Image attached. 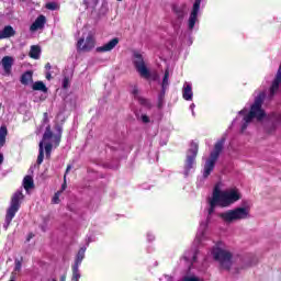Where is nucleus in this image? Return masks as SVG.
<instances>
[{
    "mask_svg": "<svg viewBox=\"0 0 281 281\" xmlns=\"http://www.w3.org/2000/svg\"><path fill=\"white\" fill-rule=\"evenodd\" d=\"M243 199V194L236 188L227 189L222 191L221 184H216L213 190L212 198L209 200V209H207V217L206 221L200 223V227L198 229L195 236V243H201V240H205V232H207V225H210L211 216L214 214L216 206L220 207H229L240 201Z\"/></svg>",
    "mask_w": 281,
    "mask_h": 281,
    "instance_id": "obj_1",
    "label": "nucleus"
},
{
    "mask_svg": "<svg viewBox=\"0 0 281 281\" xmlns=\"http://www.w3.org/2000/svg\"><path fill=\"white\" fill-rule=\"evenodd\" d=\"M265 98H267L266 92H259V94L255 98V102L250 106V111L247 109H243L239 111V115H244L241 121V133L247 131L249 124L257 120V122H262L265 117H267V113L262 110V102H265Z\"/></svg>",
    "mask_w": 281,
    "mask_h": 281,
    "instance_id": "obj_2",
    "label": "nucleus"
},
{
    "mask_svg": "<svg viewBox=\"0 0 281 281\" xmlns=\"http://www.w3.org/2000/svg\"><path fill=\"white\" fill-rule=\"evenodd\" d=\"M217 216L227 224L247 221V218H251V205L244 201L241 206L218 213Z\"/></svg>",
    "mask_w": 281,
    "mask_h": 281,
    "instance_id": "obj_3",
    "label": "nucleus"
},
{
    "mask_svg": "<svg viewBox=\"0 0 281 281\" xmlns=\"http://www.w3.org/2000/svg\"><path fill=\"white\" fill-rule=\"evenodd\" d=\"M223 146H225V138H221L214 146V150L211 153L210 158L206 159L203 169V178L207 179L210 175L214 171V166H216V161L221 153L223 151Z\"/></svg>",
    "mask_w": 281,
    "mask_h": 281,
    "instance_id": "obj_4",
    "label": "nucleus"
},
{
    "mask_svg": "<svg viewBox=\"0 0 281 281\" xmlns=\"http://www.w3.org/2000/svg\"><path fill=\"white\" fill-rule=\"evenodd\" d=\"M212 256L216 262H218L221 269L224 271H229L234 265V256L227 249H222L218 247L213 248Z\"/></svg>",
    "mask_w": 281,
    "mask_h": 281,
    "instance_id": "obj_5",
    "label": "nucleus"
},
{
    "mask_svg": "<svg viewBox=\"0 0 281 281\" xmlns=\"http://www.w3.org/2000/svg\"><path fill=\"white\" fill-rule=\"evenodd\" d=\"M23 199H24V195L22 191H16L13 194L11 199V204L7 211L4 229H8V227H10V224L12 223V218L16 216V212H19V209L21 207V202L23 201Z\"/></svg>",
    "mask_w": 281,
    "mask_h": 281,
    "instance_id": "obj_6",
    "label": "nucleus"
},
{
    "mask_svg": "<svg viewBox=\"0 0 281 281\" xmlns=\"http://www.w3.org/2000/svg\"><path fill=\"white\" fill-rule=\"evenodd\" d=\"M95 47V37H93V33L89 32L87 34H82V37L77 42L78 52H91Z\"/></svg>",
    "mask_w": 281,
    "mask_h": 281,
    "instance_id": "obj_7",
    "label": "nucleus"
},
{
    "mask_svg": "<svg viewBox=\"0 0 281 281\" xmlns=\"http://www.w3.org/2000/svg\"><path fill=\"white\" fill-rule=\"evenodd\" d=\"M199 154V145L196 143H192L191 147L189 148L187 153V161L184 165V175L188 177L190 175V170L194 168L196 155Z\"/></svg>",
    "mask_w": 281,
    "mask_h": 281,
    "instance_id": "obj_8",
    "label": "nucleus"
},
{
    "mask_svg": "<svg viewBox=\"0 0 281 281\" xmlns=\"http://www.w3.org/2000/svg\"><path fill=\"white\" fill-rule=\"evenodd\" d=\"M134 67L138 71L142 78H150V70L146 67V63L144 61V57L139 53H134Z\"/></svg>",
    "mask_w": 281,
    "mask_h": 281,
    "instance_id": "obj_9",
    "label": "nucleus"
},
{
    "mask_svg": "<svg viewBox=\"0 0 281 281\" xmlns=\"http://www.w3.org/2000/svg\"><path fill=\"white\" fill-rule=\"evenodd\" d=\"M199 10H201V0H195V2L193 4V9H192L189 20H188L189 32H192V30H194V26L196 25V23H199Z\"/></svg>",
    "mask_w": 281,
    "mask_h": 281,
    "instance_id": "obj_10",
    "label": "nucleus"
},
{
    "mask_svg": "<svg viewBox=\"0 0 281 281\" xmlns=\"http://www.w3.org/2000/svg\"><path fill=\"white\" fill-rule=\"evenodd\" d=\"M53 136L54 134L52 133V127L48 125L43 135V139L40 142V145H38L40 148H38V156H37V166H41V164H43V159H45V151L43 148L45 142H47V139H52Z\"/></svg>",
    "mask_w": 281,
    "mask_h": 281,
    "instance_id": "obj_11",
    "label": "nucleus"
},
{
    "mask_svg": "<svg viewBox=\"0 0 281 281\" xmlns=\"http://www.w3.org/2000/svg\"><path fill=\"white\" fill-rule=\"evenodd\" d=\"M119 43H120V38L114 37L103 46L97 47V52L99 53L113 52V49L117 47Z\"/></svg>",
    "mask_w": 281,
    "mask_h": 281,
    "instance_id": "obj_12",
    "label": "nucleus"
},
{
    "mask_svg": "<svg viewBox=\"0 0 281 281\" xmlns=\"http://www.w3.org/2000/svg\"><path fill=\"white\" fill-rule=\"evenodd\" d=\"M45 23H47V18H45V15L37 16L34 23L30 26V32H38V30H43Z\"/></svg>",
    "mask_w": 281,
    "mask_h": 281,
    "instance_id": "obj_13",
    "label": "nucleus"
},
{
    "mask_svg": "<svg viewBox=\"0 0 281 281\" xmlns=\"http://www.w3.org/2000/svg\"><path fill=\"white\" fill-rule=\"evenodd\" d=\"M132 94L136 100H138L139 104H142L143 106H147V109H150L153 106V104H150V101L139 95V89L137 88V86L133 87Z\"/></svg>",
    "mask_w": 281,
    "mask_h": 281,
    "instance_id": "obj_14",
    "label": "nucleus"
},
{
    "mask_svg": "<svg viewBox=\"0 0 281 281\" xmlns=\"http://www.w3.org/2000/svg\"><path fill=\"white\" fill-rule=\"evenodd\" d=\"M1 65L7 76H10V74H12V65H14V58L11 56H4L1 60Z\"/></svg>",
    "mask_w": 281,
    "mask_h": 281,
    "instance_id": "obj_15",
    "label": "nucleus"
},
{
    "mask_svg": "<svg viewBox=\"0 0 281 281\" xmlns=\"http://www.w3.org/2000/svg\"><path fill=\"white\" fill-rule=\"evenodd\" d=\"M196 256H199V249H196V248L184 252L183 260H184V262L188 263L189 269H190V266L192 265V262H194L196 260Z\"/></svg>",
    "mask_w": 281,
    "mask_h": 281,
    "instance_id": "obj_16",
    "label": "nucleus"
},
{
    "mask_svg": "<svg viewBox=\"0 0 281 281\" xmlns=\"http://www.w3.org/2000/svg\"><path fill=\"white\" fill-rule=\"evenodd\" d=\"M194 95V92H192V83L184 82L182 88V98L187 101H192V98Z\"/></svg>",
    "mask_w": 281,
    "mask_h": 281,
    "instance_id": "obj_17",
    "label": "nucleus"
},
{
    "mask_svg": "<svg viewBox=\"0 0 281 281\" xmlns=\"http://www.w3.org/2000/svg\"><path fill=\"white\" fill-rule=\"evenodd\" d=\"M173 12L179 19H183L188 14V7L186 4L173 5Z\"/></svg>",
    "mask_w": 281,
    "mask_h": 281,
    "instance_id": "obj_18",
    "label": "nucleus"
},
{
    "mask_svg": "<svg viewBox=\"0 0 281 281\" xmlns=\"http://www.w3.org/2000/svg\"><path fill=\"white\" fill-rule=\"evenodd\" d=\"M1 32H2V38H12V36L16 34V31H14V27L10 25L4 26V29Z\"/></svg>",
    "mask_w": 281,
    "mask_h": 281,
    "instance_id": "obj_19",
    "label": "nucleus"
},
{
    "mask_svg": "<svg viewBox=\"0 0 281 281\" xmlns=\"http://www.w3.org/2000/svg\"><path fill=\"white\" fill-rule=\"evenodd\" d=\"M29 55L34 60H38V58H41V46H36V45L31 46V50Z\"/></svg>",
    "mask_w": 281,
    "mask_h": 281,
    "instance_id": "obj_20",
    "label": "nucleus"
},
{
    "mask_svg": "<svg viewBox=\"0 0 281 281\" xmlns=\"http://www.w3.org/2000/svg\"><path fill=\"white\" fill-rule=\"evenodd\" d=\"M33 91H42L43 93H47V86L43 81H36L32 86Z\"/></svg>",
    "mask_w": 281,
    "mask_h": 281,
    "instance_id": "obj_21",
    "label": "nucleus"
},
{
    "mask_svg": "<svg viewBox=\"0 0 281 281\" xmlns=\"http://www.w3.org/2000/svg\"><path fill=\"white\" fill-rule=\"evenodd\" d=\"M87 251V248L82 247L79 249L78 254H77V258L75 261V266L80 267V265L82 263V260H85V252Z\"/></svg>",
    "mask_w": 281,
    "mask_h": 281,
    "instance_id": "obj_22",
    "label": "nucleus"
},
{
    "mask_svg": "<svg viewBox=\"0 0 281 281\" xmlns=\"http://www.w3.org/2000/svg\"><path fill=\"white\" fill-rule=\"evenodd\" d=\"M23 186H24V190H32V188H34V179L31 176H26L23 179Z\"/></svg>",
    "mask_w": 281,
    "mask_h": 281,
    "instance_id": "obj_23",
    "label": "nucleus"
},
{
    "mask_svg": "<svg viewBox=\"0 0 281 281\" xmlns=\"http://www.w3.org/2000/svg\"><path fill=\"white\" fill-rule=\"evenodd\" d=\"M281 127V114H273L272 115V128L276 131L277 128Z\"/></svg>",
    "mask_w": 281,
    "mask_h": 281,
    "instance_id": "obj_24",
    "label": "nucleus"
},
{
    "mask_svg": "<svg viewBox=\"0 0 281 281\" xmlns=\"http://www.w3.org/2000/svg\"><path fill=\"white\" fill-rule=\"evenodd\" d=\"M5 137H8V127H0V146H5Z\"/></svg>",
    "mask_w": 281,
    "mask_h": 281,
    "instance_id": "obj_25",
    "label": "nucleus"
},
{
    "mask_svg": "<svg viewBox=\"0 0 281 281\" xmlns=\"http://www.w3.org/2000/svg\"><path fill=\"white\" fill-rule=\"evenodd\" d=\"M20 82L22 85H30L32 82V71H26L22 75Z\"/></svg>",
    "mask_w": 281,
    "mask_h": 281,
    "instance_id": "obj_26",
    "label": "nucleus"
},
{
    "mask_svg": "<svg viewBox=\"0 0 281 281\" xmlns=\"http://www.w3.org/2000/svg\"><path fill=\"white\" fill-rule=\"evenodd\" d=\"M170 79V71L167 69L165 71L164 78H162V83H161V88L164 89V91H166V89H168L170 82L168 81Z\"/></svg>",
    "mask_w": 281,
    "mask_h": 281,
    "instance_id": "obj_27",
    "label": "nucleus"
},
{
    "mask_svg": "<svg viewBox=\"0 0 281 281\" xmlns=\"http://www.w3.org/2000/svg\"><path fill=\"white\" fill-rule=\"evenodd\" d=\"M80 266H72V279L80 280Z\"/></svg>",
    "mask_w": 281,
    "mask_h": 281,
    "instance_id": "obj_28",
    "label": "nucleus"
},
{
    "mask_svg": "<svg viewBox=\"0 0 281 281\" xmlns=\"http://www.w3.org/2000/svg\"><path fill=\"white\" fill-rule=\"evenodd\" d=\"M43 148L45 150L47 159H49V157H52V148H53L52 143H46Z\"/></svg>",
    "mask_w": 281,
    "mask_h": 281,
    "instance_id": "obj_29",
    "label": "nucleus"
},
{
    "mask_svg": "<svg viewBox=\"0 0 281 281\" xmlns=\"http://www.w3.org/2000/svg\"><path fill=\"white\" fill-rule=\"evenodd\" d=\"M60 194H63V191H57L55 195L53 196V203L58 204L60 203Z\"/></svg>",
    "mask_w": 281,
    "mask_h": 281,
    "instance_id": "obj_30",
    "label": "nucleus"
},
{
    "mask_svg": "<svg viewBox=\"0 0 281 281\" xmlns=\"http://www.w3.org/2000/svg\"><path fill=\"white\" fill-rule=\"evenodd\" d=\"M140 120L144 124H148L150 122V117H148L146 114H142Z\"/></svg>",
    "mask_w": 281,
    "mask_h": 281,
    "instance_id": "obj_31",
    "label": "nucleus"
},
{
    "mask_svg": "<svg viewBox=\"0 0 281 281\" xmlns=\"http://www.w3.org/2000/svg\"><path fill=\"white\" fill-rule=\"evenodd\" d=\"M67 190V175L64 176V183L61 184L60 192H65Z\"/></svg>",
    "mask_w": 281,
    "mask_h": 281,
    "instance_id": "obj_32",
    "label": "nucleus"
},
{
    "mask_svg": "<svg viewBox=\"0 0 281 281\" xmlns=\"http://www.w3.org/2000/svg\"><path fill=\"white\" fill-rule=\"evenodd\" d=\"M46 8H47V10H56V3H54V2H48V3L46 4Z\"/></svg>",
    "mask_w": 281,
    "mask_h": 281,
    "instance_id": "obj_33",
    "label": "nucleus"
},
{
    "mask_svg": "<svg viewBox=\"0 0 281 281\" xmlns=\"http://www.w3.org/2000/svg\"><path fill=\"white\" fill-rule=\"evenodd\" d=\"M248 267H251V262L246 261V262L239 268V270L243 271V269H248Z\"/></svg>",
    "mask_w": 281,
    "mask_h": 281,
    "instance_id": "obj_34",
    "label": "nucleus"
},
{
    "mask_svg": "<svg viewBox=\"0 0 281 281\" xmlns=\"http://www.w3.org/2000/svg\"><path fill=\"white\" fill-rule=\"evenodd\" d=\"M63 87H64V89H67L69 87V79L68 78H65L63 80Z\"/></svg>",
    "mask_w": 281,
    "mask_h": 281,
    "instance_id": "obj_35",
    "label": "nucleus"
},
{
    "mask_svg": "<svg viewBox=\"0 0 281 281\" xmlns=\"http://www.w3.org/2000/svg\"><path fill=\"white\" fill-rule=\"evenodd\" d=\"M166 95V90H164V88H162V90H161V92H160V94H159V102H161V100H164V97Z\"/></svg>",
    "mask_w": 281,
    "mask_h": 281,
    "instance_id": "obj_36",
    "label": "nucleus"
},
{
    "mask_svg": "<svg viewBox=\"0 0 281 281\" xmlns=\"http://www.w3.org/2000/svg\"><path fill=\"white\" fill-rule=\"evenodd\" d=\"M43 122L44 124H47V122H49V115L47 114V112L44 113Z\"/></svg>",
    "mask_w": 281,
    "mask_h": 281,
    "instance_id": "obj_37",
    "label": "nucleus"
},
{
    "mask_svg": "<svg viewBox=\"0 0 281 281\" xmlns=\"http://www.w3.org/2000/svg\"><path fill=\"white\" fill-rule=\"evenodd\" d=\"M21 269V261H15V271Z\"/></svg>",
    "mask_w": 281,
    "mask_h": 281,
    "instance_id": "obj_38",
    "label": "nucleus"
},
{
    "mask_svg": "<svg viewBox=\"0 0 281 281\" xmlns=\"http://www.w3.org/2000/svg\"><path fill=\"white\" fill-rule=\"evenodd\" d=\"M67 280V274H63L60 277V281H66ZM52 281H57L56 279H53Z\"/></svg>",
    "mask_w": 281,
    "mask_h": 281,
    "instance_id": "obj_39",
    "label": "nucleus"
},
{
    "mask_svg": "<svg viewBox=\"0 0 281 281\" xmlns=\"http://www.w3.org/2000/svg\"><path fill=\"white\" fill-rule=\"evenodd\" d=\"M164 278L166 281H173L172 277H170L168 274H165Z\"/></svg>",
    "mask_w": 281,
    "mask_h": 281,
    "instance_id": "obj_40",
    "label": "nucleus"
},
{
    "mask_svg": "<svg viewBox=\"0 0 281 281\" xmlns=\"http://www.w3.org/2000/svg\"><path fill=\"white\" fill-rule=\"evenodd\" d=\"M147 238H148V240H155V235L148 234V235H147Z\"/></svg>",
    "mask_w": 281,
    "mask_h": 281,
    "instance_id": "obj_41",
    "label": "nucleus"
},
{
    "mask_svg": "<svg viewBox=\"0 0 281 281\" xmlns=\"http://www.w3.org/2000/svg\"><path fill=\"white\" fill-rule=\"evenodd\" d=\"M46 80H52V72H46Z\"/></svg>",
    "mask_w": 281,
    "mask_h": 281,
    "instance_id": "obj_42",
    "label": "nucleus"
},
{
    "mask_svg": "<svg viewBox=\"0 0 281 281\" xmlns=\"http://www.w3.org/2000/svg\"><path fill=\"white\" fill-rule=\"evenodd\" d=\"M45 69H47V70L52 69V64L47 63V64L45 65Z\"/></svg>",
    "mask_w": 281,
    "mask_h": 281,
    "instance_id": "obj_43",
    "label": "nucleus"
},
{
    "mask_svg": "<svg viewBox=\"0 0 281 281\" xmlns=\"http://www.w3.org/2000/svg\"><path fill=\"white\" fill-rule=\"evenodd\" d=\"M194 106H196V105H194V103H192V104L190 105V109H191V111H192V115H194Z\"/></svg>",
    "mask_w": 281,
    "mask_h": 281,
    "instance_id": "obj_44",
    "label": "nucleus"
},
{
    "mask_svg": "<svg viewBox=\"0 0 281 281\" xmlns=\"http://www.w3.org/2000/svg\"><path fill=\"white\" fill-rule=\"evenodd\" d=\"M69 170H71V165H68V166H67V169H66V173H65V175H69Z\"/></svg>",
    "mask_w": 281,
    "mask_h": 281,
    "instance_id": "obj_45",
    "label": "nucleus"
},
{
    "mask_svg": "<svg viewBox=\"0 0 281 281\" xmlns=\"http://www.w3.org/2000/svg\"><path fill=\"white\" fill-rule=\"evenodd\" d=\"M32 238H34V235L33 234H30L29 237H27V243H30V240H32Z\"/></svg>",
    "mask_w": 281,
    "mask_h": 281,
    "instance_id": "obj_46",
    "label": "nucleus"
},
{
    "mask_svg": "<svg viewBox=\"0 0 281 281\" xmlns=\"http://www.w3.org/2000/svg\"><path fill=\"white\" fill-rule=\"evenodd\" d=\"M3 164V154L0 153V166Z\"/></svg>",
    "mask_w": 281,
    "mask_h": 281,
    "instance_id": "obj_47",
    "label": "nucleus"
},
{
    "mask_svg": "<svg viewBox=\"0 0 281 281\" xmlns=\"http://www.w3.org/2000/svg\"><path fill=\"white\" fill-rule=\"evenodd\" d=\"M0 41H3V35L1 31H0Z\"/></svg>",
    "mask_w": 281,
    "mask_h": 281,
    "instance_id": "obj_48",
    "label": "nucleus"
},
{
    "mask_svg": "<svg viewBox=\"0 0 281 281\" xmlns=\"http://www.w3.org/2000/svg\"><path fill=\"white\" fill-rule=\"evenodd\" d=\"M71 281H79V279H74V278H71Z\"/></svg>",
    "mask_w": 281,
    "mask_h": 281,
    "instance_id": "obj_49",
    "label": "nucleus"
},
{
    "mask_svg": "<svg viewBox=\"0 0 281 281\" xmlns=\"http://www.w3.org/2000/svg\"><path fill=\"white\" fill-rule=\"evenodd\" d=\"M10 281H15L14 278H12Z\"/></svg>",
    "mask_w": 281,
    "mask_h": 281,
    "instance_id": "obj_50",
    "label": "nucleus"
},
{
    "mask_svg": "<svg viewBox=\"0 0 281 281\" xmlns=\"http://www.w3.org/2000/svg\"><path fill=\"white\" fill-rule=\"evenodd\" d=\"M117 1H122V0H117Z\"/></svg>",
    "mask_w": 281,
    "mask_h": 281,
    "instance_id": "obj_51",
    "label": "nucleus"
}]
</instances>
